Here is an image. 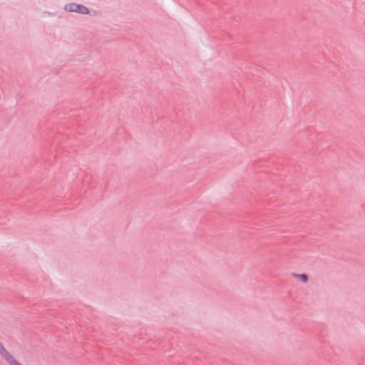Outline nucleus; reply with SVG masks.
Masks as SVG:
<instances>
[{"label":"nucleus","mask_w":365,"mask_h":365,"mask_svg":"<svg viewBox=\"0 0 365 365\" xmlns=\"http://www.w3.org/2000/svg\"><path fill=\"white\" fill-rule=\"evenodd\" d=\"M65 9L69 12H76L81 14H88L90 12L87 6L76 3L67 4L65 6Z\"/></svg>","instance_id":"1"},{"label":"nucleus","mask_w":365,"mask_h":365,"mask_svg":"<svg viewBox=\"0 0 365 365\" xmlns=\"http://www.w3.org/2000/svg\"><path fill=\"white\" fill-rule=\"evenodd\" d=\"M294 277L299 278L302 282L306 283L308 281V276L306 274H293Z\"/></svg>","instance_id":"2"},{"label":"nucleus","mask_w":365,"mask_h":365,"mask_svg":"<svg viewBox=\"0 0 365 365\" xmlns=\"http://www.w3.org/2000/svg\"><path fill=\"white\" fill-rule=\"evenodd\" d=\"M6 349L4 348L2 343L0 342V354H1L3 352H5Z\"/></svg>","instance_id":"3"}]
</instances>
